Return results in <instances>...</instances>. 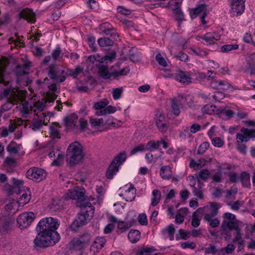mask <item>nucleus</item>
Returning a JSON list of instances; mask_svg holds the SVG:
<instances>
[{
	"mask_svg": "<svg viewBox=\"0 0 255 255\" xmlns=\"http://www.w3.org/2000/svg\"><path fill=\"white\" fill-rule=\"evenodd\" d=\"M59 226L60 222L56 218L48 217L41 219L36 227L39 233L33 241L34 249L38 250L57 243L60 239L56 231Z\"/></svg>",
	"mask_w": 255,
	"mask_h": 255,
	"instance_id": "obj_1",
	"label": "nucleus"
},
{
	"mask_svg": "<svg viewBox=\"0 0 255 255\" xmlns=\"http://www.w3.org/2000/svg\"><path fill=\"white\" fill-rule=\"evenodd\" d=\"M101 33L107 36L98 39L99 45L103 48L110 47L113 46L114 40H117L119 35L113 26L108 22H104L99 25Z\"/></svg>",
	"mask_w": 255,
	"mask_h": 255,
	"instance_id": "obj_2",
	"label": "nucleus"
},
{
	"mask_svg": "<svg viewBox=\"0 0 255 255\" xmlns=\"http://www.w3.org/2000/svg\"><path fill=\"white\" fill-rule=\"evenodd\" d=\"M84 157L82 145L78 141L69 144L66 154V160L70 166H73L82 162Z\"/></svg>",
	"mask_w": 255,
	"mask_h": 255,
	"instance_id": "obj_3",
	"label": "nucleus"
},
{
	"mask_svg": "<svg viewBox=\"0 0 255 255\" xmlns=\"http://www.w3.org/2000/svg\"><path fill=\"white\" fill-rule=\"evenodd\" d=\"M85 190L84 188L76 187L73 190H69L67 193L68 198L76 200L79 202H81L79 205L81 207H89L90 208V211L92 214H94V209L92 208V204L88 201H86V197L85 195Z\"/></svg>",
	"mask_w": 255,
	"mask_h": 255,
	"instance_id": "obj_4",
	"label": "nucleus"
},
{
	"mask_svg": "<svg viewBox=\"0 0 255 255\" xmlns=\"http://www.w3.org/2000/svg\"><path fill=\"white\" fill-rule=\"evenodd\" d=\"M89 211L86 210L79 213L71 224L70 228L72 231H77L79 228L88 224L90 221Z\"/></svg>",
	"mask_w": 255,
	"mask_h": 255,
	"instance_id": "obj_5",
	"label": "nucleus"
},
{
	"mask_svg": "<svg viewBox=\"0 0 255 255\" xmlns=\"http://www.w3.org/2000/svg\"><path fill=\"white\" fill-rule=\"evenodd\" d=\"M26 176L29 179L39 182L46 178V173L42 169L34 167L30 168L27 171Z\"/></svg>",
	"mask_w": 255,
	"mask_h": 255,
	"instance_id": "obj_6",
	"label": "nucleus"
},
{
	"mask_svg": "<svg viewBox=\"0 0 255 255\" xmlns=\"http://www.w3.org/2000/svg\"><path fill=\"white\" fill-rule=\"evenodd\" d=\"M35 219L34 214L32 212H24L21 214L17 219V223L20 228L28 227Z\"/></svg>",
	"mask_w": 255,
	"mask_h": 255,
	"instance_id": "obj_7",
	"label": "nucleus"
},
{
	"mask_svg": "<svg viewBox=\"0 0 255 255\" xmlns=\"http://www.w3.org/2000/svg\"><path fill=\"white\" fill-rule=\"evenodd\" d=\"M192 19L195 18L197 16H200L201 22L206 24L205 20L207 16V5L204 3L199 4L197 7L191 9L189 11Z\"/></svg>",
	"mask_w": 255,
	"mask_h": 255,
	"instance_id": "obj_8",
	"label": "nucleus"
},
{
	"mask_svg": "<svg viewBox=\"0 0 255 255\" xmlns=\"http://www.w3.org/2000/svg\"><path fill=\"white\" fill-rule=\"evenodd\" d=\"M20 18L26 20L28 22L34 23L36 21L35 14L32 9L25 8L23 9L19 13Z\"/></svg>",
	"mask_w": 255,
	"mask_h": 255,
	"instance_id": "obj_9",
	"label": "nucleus"
},
{
	"mask_svg": "<svg viewBox=\"0 0 255 255\" xmlns=\"http://www.w3.org/2000/svg\"><path fill=\"white\" fill-rule=\"evenodd\" d=\"M222 230L224 231L225 234L227 235L229 231L235 230L236 231H239V225L237 223L234 221H228L224 220L221 225Z\"/></svg>",
	"mask_w": 255,
	"mask_h": 255,
	"instance_id": "obj_10",
	"label": "nucleus"
},
{
	"mask_svg": "<svg viewBox=\"0 0 255 255\" xmlns=\"http://www.w3.org/2000/svg\"><path fill=\"white\" fill-rule=\"evenodd\" d=\"M231 1V5L233 14L235 15V13H236V16L241 15L244 12L245 9V2L242 3L241 1Z\"/></svg>",
	"mask_w": 255,
	"mask_h": 255,
	"instance_id": "obj_11",
	"label": "nucleus"
},
{
	"mask_svg": "<svg viewBox=\"0 0 255 255\" xmlns=\"http://www.w3.org/2000/svg\"><path fill=\"white\" fill-rule=\"evenodd\" d=\"M61 66L55 64H51L48 67V76L50 79L57 80L58 79V75Z\"/></svg>",
	"mask_w": 255,
	"mask_h": 255,
	"instance_id": "obj_12",
	"label": "nucleus"
},
{
	"mask_svg": "<svg viewBox=\"0 0 255 255\" xmlns=\"http://www.w3.org/2000/svg\"><path fill=\"white\" fill-rule=\"evenodd\" d=\"M155 123L158 129L162 132H165L168 129V126L166 125L165 117L160 114L155 119Z\"/></svg>",
	"mask_w": 255,
	"mask_h": 255,
	"instance_id": "obj_13",
	"label": "nucleus"
},
{
	"mask_svg": "<svg viewBox=\"0 0 255 255\" xmlns=\"http://www.w3.org/2000/svg\"><path fill=\"white\" fill-rule=\"evenodd\" d=\"M3 164L4 169L9 173H12L14 171L16 164L15 160L10 157H7Z\"/></svg>",
	"mask_w": 255,
	"mask_h": 255,
	"instance_id": "obj_14",
	"label": "nucleus"
},
{
	"mask_svg": "<svg viewBox=\"0 0 255 255\" xmlns=\"http://www.w3.org/2000/svg\"><path fill=\"white\" fill-rule=\"evenodd\" d=\"M203 40H205L207 44H212L215 43V41L220 39V36L215 32L206 33L202 37Z\"/></svg>",
	"mask_w": 255,
	"mask_h": 255,
	"instance_id": "obj_15",
	"label": "nucleus"
},
{
	"mask_svg": "<svg viewBox=\"0 0 255 255\" xmlns=\"http://www.w3.org/2000/svg\"><path fill=\"white\" fill-rule=\"evenodd\" d=\"M12 222V219L9 216H3L0 219V226L3 231L9 230Z\"/></svg>",
	"mask_w": 255,
	"mask_h": 255,
	"instance_id": "obj_16",
	"label": "nucleus"
},
{
	"mask_svg": "<svg viewBox=\"0 0 255 255\" xmlns=\"http://www.w3.org/2000/svg\"><path fill=\"white\" fill-rule=\"evenodd\" d=\"M127 157V154L126 151H122L116 156L113 159L112 163L118 166L120 168L121 165L126 161Z\"/></svg>",
	"mask_w": 255,
	"mask_h": 255,
	"instance_id": "obj_17",
	"label": "nucleus"
},
{
	"mask_svg": "<svg viewBox=\"0 0 255 255\" xmlns=\"http://www.w3.org/2000/svg\"><path fill=\"white\" fill-rule=\"evenodd\" d=\"M97 67L98 73L102 78L104 79H109L111 78V73L109 72L107 65L99 64Z\"/></svg>",
	"mask_w": 255,
	"mask_h": 255,
	"instance_id": "obj_18",
	"label": "nucleus"
},
{
	"mask_svg": "<svg viewBox=\"0 0 255 255\" xmlns=\"http://www.w3.org/2000/svg\"><path fill=\"white\" fill-rule=\"evenodd\" d=\"M63 201L60 199H53L49 205L51 212H57L63 208Z\"/></svg>",
	"mask_w": 255,
	"mask_h": 255,
	"instance_id": "obj_19",
	"label": "nucleus"
},
{
	"mask_svg": "<svg viewBox=\"0 0 255 255\" xmlns=\"http://www.w3.org/2000/svg\"><path fill=\"white\" fill-rule=\"evenodd\" d=\"M160 175L163 179L168 180L171 178L172 170L168 165L163 166L160 169Z\"/></svg>",
	"mask_w": 255,
	"mask_h": 255,
	"instance_id": "obj_20",
	"label": "nucleus"
},
{
	"mask_svg": "<svg viewBox=\"0 0 255 255\" xmlns=\"http://www.w3.org/2000/svg\"><path fill=\"white\" fill-rule=\"evenodd\" d=\"M119 170V168L118 166H116L111 162L106 171L107 178L109 179H112Z\"/></svg>",
	"mask_w": 255,
	"mask_h": 255,
	"instance_id": "obj_21",
	"label": "nucleus"
},
{
	"mask_svg": "<svg viewBox=\"0 0 255 255\" xmlns=\"http://www.w3.org/2000/svg\"><path fill=\"white\" fill-rule=\"evenodd\" d=\"M239 180L242 182L243 187H248L251 185L250 174L246 171L242 172L239 177Z\"/></svg>",
	"mask_w": 255,
	"mask_h": 255,
	"instance_id": "obj_22",
	"label": "nucleus"
},
{
	"mask_svg": "<svg viewBox=\"0 0 255 255\" xmlns=\"http://www.w3.org/2000/svg\"><path fill=\"white\" fill-rule=\"evenodd\" d=\"M176 79L183 83L188 84L191 82V78L186 72L181 70L178 71L176 76Z\"/></svg>",
	"mask_w": 255,
	"mask_h": 255,
	"instance_id": "obj_23",
	"label": "nucleus"
},
{
	"mask_svg": "<svg viewBox=\"0 0 255 255\" xmlns=\"http://www.w3.org/2000/svg\"><path fill=\"white\" fill-rule=\"evenodd\" d=\"M128 238L133 243L137 242L140 238V233L137 230H131L128 234Z\"/></svg>",
	"mask_w": 255,
	"mask_h": 255,
	"instance_id": "obj_24",
	"label": "nucleus"
},
{
	"mask_svg": "<svg viewBox=\"0 0 255 255\" xmlns=\"http://www.w3.org/2000/svg\"><path fill=\"white\" fill-rule=\"evenodd\" d=\"M106 240L104 237H98L93 242L92 247L96 248L97 251L101 250L104 246Z\"/></svg>",
	"mask_w": 255,
	"mask_h": 255,
	"instance_id": "obj_25",
	"label": "nucleus"
},
{
	"mask_svg": "<svg viewBox=\"0 0 255 255\" xmlns=\"http://www.w3.org/2000/svg\"><path fill=\"white\" fill-rule=\"evenodd\" d=\"M71 244L72 246V248L75 250H81L87 247L79 237L73 239L71 241Z\"/></svg>",
	"mask_w": 255,
	"mask_h": 255,
	"instance_id": "obj_26",
	"label": "nucleus"
},
{
	"mask_svg": "<svg viewBox=\"0 0 255 255\" xmlns=\"http://www.w3.org/2000/svg\"><path fill=\"white\" fill-rule=\"evenodd\" d=\"M160 145V141L151 140L149 141L145 145L146 150L152 151L157 149Z\"/></svg>",
	"mask_w": 255,
	"mask_h": 255,
	"instance_id": "obj_27",
	"label": "nucleus"
},
{
	"mask_svg": "<svg viewBox=\"0 0 255 255\" xmlns=\"http://www.w3.org/2000/svg\"><path fill=\"white\" fill-rule=\"evenodd\" d=\"M13 187L14 188L16 194H20L21 191V188L23 185V181L15 178H12Z\"/></svg>",
	"mask_w": 255,
	"mask_h": 255,
	"instance_id": "obj_28",
	"label": "nucleus"
},
{
	"mask_svg": "<svg viewBox=\"0 0 255 255\" xmlns=\"http://www.w3.org/2000/svg\"><path fill=\"white\" fill-rule=\"evenodd\" d=\"M108 104L109 102L106 99L105 100V101L95 103L93 108L96 111L95 113L96 115H97L98 112H101L103 110H104L105 107H106Z\"/></svg>",
	"mask_w": 255,
	"mask_h": 255,
	"instance_id": "obj_29",
	"label": "nucleus"
},
{
	"mask_svg": "<svg viewBox=\"0 0 255 255\" xmlns=\"http://www.w3.org/2000/svg\"><path fill=\"white\" fill-rule=\"evenodd\" d=\"M136 222L134 219H132L129 222L119 221L118 223V228L121 230H127L131 227L133 223Z\"/></svg>",
	"mask_w": 255,
	"mask_h": 255,
	"instance_id": "obj_30",
	"label": "nucleus"
},
{
	"mask_svg": "<svg viewBox=\"0 0 255 255\" xmlns=\"http://www.w3.org/2000/svg\"><path fill=\"white\" fill-rule=\"evenodd\" d=\"M163 233H167L168 235L169 240L173 241L174 240V235L175 232L174 225L172 224L169 225L162 231Z\"/></svg>",
	"mask_w": 255,
	"mask_h": 255,
	"instance_id": "obj_31",
	"label": "nucleus"
},
{
	"mask_svg": "<svg viewBox=\"0 0 255 255\" xmlns=\"http://www.w3.org/2000/svg\"><path fill=\"white\" fill-rule=\"evenodd\" d=\"M78 119V116L75 114H73L64 119L65 124L67 126H75V123Z\"/></svg>",
	"mask_w": 255,
	"mask_h": 255,
	"instance_id": "obj_32",
	"label": "nucleus"
},
{
	"mask_svg": "<svg viewBox=\"0 0 255 255\" xmlns=\"http://www.w3.org/2000/svg\"><path fill=\"white\" fill-rule=\"evenodd\" d=\"M79 238L83 242L85 245L87 247L89 246L91 241L92 236L90 233L88 232H85L82 235H80Z\"/></svg>",
	"mask_w": 255,
	"mask_h": 255,
	"instance_id": "obj_33",
	"label": "nucleus"
},
{
	"mask_svg": "<svg viewBox=\"0 0 255 255\" xmlns=\"http://www.w3.org/2000/svg\"><path fill=\"white\" fill-rule=\"evenodd\" d=\"M152 195L153 198L152 199L151 205L155 206L160 201L161 198V192L158 190H153L152 191Z\"/></svg>",
	"mask_w": 255,
	"mask_h": 255,
	"instance_id": "obj_34",
	"label": "nucleus"
},
{
	"mask_svg": "<svg viewBox=\"0 0 255 255\" xmlns=\"http://www.w3.org/2000/svg\"><path fill=\"white\" fill-rule=\"evenodd\" d=\"M116 111V109L115 107L112 106H108L105 107L104 110H103L102 111L98 112L97 114V116H104L106 114H111L114 113Z\"/></svg>",
	"mask_w": 255,
	"mask_h": 255,
	"instance_id": "obj_35",
	"label": "nucleus"
},
{
	"mask_svg": "<svg viewBox=\"0 0 255 255\" xmlns=\"http://www.w3.org/2000/svg\"><path fill=\"white\" fill-rule=\"evenodd\" d=\"M116 52L115 51H112L111 53L106 55L104 57H103L101 60L100 61V63H102L104 62H106L107 63L108 62H112L114 59L116 58Z\"/></svg>",
	"mask_w": 255,
	"mask_h": 255,
	"instance_id": "obj_36",
	"label": "nucleus"
},
{
	"mask_svg": "<svg viewBox=\"0 0 255 255\" xmlns=\"http://www.w3.org/2000/svg\"><path fill=\"white\" fill-rule=\"evenodd\" d=\"M190 235V233L186 232L183 229L179 230L178 233L176 235V240H187Z\"/></svg>",
	"mask_w": 255,
	"mask_h": 255,
	"instance_id": "obj_37",
	"label": "nucleus"
},
{
	"mask_svg": "<svg viewBox=\"0 0 255 255\" xmlns=\"http://www.w3.org/2000/svg\"><path fill=\"white\" fill-rule=\"evenodd\" d=\"M239 48V45L235 44H227L222 46L221 50L222 52H228L233 50H236Z\"/></svg>",
	"mask_w": 255,
	"mask_h": 255,
	"instance_id": "obj_38",
	"label": "nucleus"
},
{
	"mask_svg": "<svg viewBox=\"0 0 255 255\" xmlns=\"http://www.w3.org/2000/svg\"><path fill=\"white\" fill-rule=\"evenodd\" d=\"M209 175V171L207 169L201 170L198 174L196 175L197 179H202L206 181Z\"/></svg>",
	"mask_w": 255,
	"mask_h": 255,
	"instance_id": "obj_39",
	"label": "nucleus"
},
{
	"mask_svg": "<svg viewBox=\"0 0 255 255\" xmlns=\"http://www.w3.org/2000/svg\"><path fill=\"white\" fill-rule=\"evenodd\" d=\"M175 19L178 21H181L184 19V14L181 9L178 7H175L173 9Z\"/></svg>",
	"mask_w": 255,
	"mask_h": 255,
	"instance_id": "obj_40",
	"label": "nucleus"
},
{
	"mask_svg": "<svg viewBox=\"0 0 255 255\" xmlns=\"http://www.w3.org/2000/svg\"><path fill=\"white\" fill-rule=\"evenodd\" d=\"M87 41L88 42L89 46L92 51H96V39L94 36L88 35Z\"/></svg>",
	"mask_w": 255,
	"mask_h": 255,
	"instance_id": "obj_41",
	"label": "nucleus"
},
{
	"mask_svg": "<svg viewBox=\"0 0 255 255\" xmlns=\"http://www.w3.org/2000/svg\"><path fill=\"white\" fill-rule=\"evenodd\" d=\"M242 133H244L246 135L249 136L250 138H255V129H249L243 127L241 129Z\"/></svg>",
	"mask_w": 255,
	"mask_h": 255,
	"instance_id": "obj_42",
	"label": "nucleus"
},
{
	"mask_svg": "<svg viewBox=\"0 0 255 255\" xmlns=\"http://www.w3.org/2000/svg\"><path fill=\"white\" fill-rule=\"evenodd\" d=\"M49 132L51 136L53 138H59V130L57 127L55 126H51L49 128Z\"/></svg>",
	"mask_w": 255,
	"mask_h": 255,
	"instance_id": "obj_43",
	"label": "nucleus"
},
{
	"mask_svg": "<svg viewBox=\"0 0 255 255\" xmlns=\"http://www.w3.org/2000/svg\"><path fill=\"white\" fill-rule=\"evenodd\" d=\"M146 150L145 145L142 143L139 144L135 146L130 152L131 155L135 154L138 152H142Z\"/></svg>",
	"mask_w": 255,
	"mask_h": 255,
	"instance_id": "obj_44",
	"label": "nucleus"
},
{
	"mask_svg": "<svg viewBox=\"0 0 255 255\" xmlns=\"http://www.w3.org/2000/svg\"><path fill=\"white\" fill-rule=\"evenodd\" d=\"M204 250L206 254H212L213 255H214L218 252V250L213 244H209V246L205 248Z\"/></svg>",
	"mask_w": 255,
	"mask_h": 255,
	"instance_id": "obj_45",
	"label": "nucleus"
},
{
	"mask_svg": "<svg viewBox=\"0 0 255 255\" xmlns=\"http://www.w3.org/2000/svg\"><path fill=\"white\" fill-rule=\"evenodd\" d=\"M16 143L11 141L6 147L7 150L10 154H16L18 151V148L15 146Z\"/></svg>",
	"mask_w": 255,
	"mask_h": 255,
	"instance_id": "obj_46",
	"label": "nucleus"
},
{
	"mask_svg": "<svg viewBox=\"0 0 255 255\" xmlns=\"http://www.w3.org/2000/svg\"><path fill=\"white\" fill-rule=\"evenodd\" d=\"M209 143L207 141L203 142L198 147L197 153L199 154H203L206 150L209 147Z\"/></svg>",
	"mask_w": 255,
	"mask_h": 255,
	"instance_id": "obj_47",
	"label": "nucleus"
},
{
	"mask_svg": "<svg viewBox=\"0 0 255 255\" xmlns=\"http://www.w3.org/2000/svg\"><path fill=\"white\" fill-rule=\"evenodd\" d=\"M129 58L133 62H138L140 60V57L138 55V53L134 52L132 49L129 51Z\"/></svg>",
	"mask_w": 255,
	"mask_h": 255,
	"instance_id": "obj_48",
	"label": "nucleus"
},
{
	"mask_svg": "<svg viewBox=\"0 0 255 255\" xmlns=\"http://www.w3.org/2000/svg\"><path fill=\"white\" fill-rule=\"evenodd\" d=\"M103 119H104V126L110 125L115 126L117 120L113 117H104Z\"/></svg>",
	"mask_w": 255,
	"mask_h": 255,
	"instance_id": "obj_49",
	"label": "nucleus"
},
{
	"mask_svg": "<svg viewBox=\"0 0 255 255\" xmlns=\"http://www.w3.org/2000/svg\"><path fill=\"white\" fill-rule=\"evenodd\" d=\"M90 124L92 127H99L101 125L104 126V119H91Z\"/></svg>",
	"mask_w": 255,
	"mask_h": 255,
	"instance_id": "obj_50",
	"label": "nucleus"
},
{
	"mask_svg": "<svg viewBox=\"0 0 255 255\" xmlns=\"http://www.w3.org/2000/svg\"><path fill=\"white\" fill-rule=\"evenodd\" d=\"M218 83L219 87H220V90H227L231 87V85L227 81L219 80L218 81Z\"/></svg>",
	"mask_w": 255,
	"mask_h": 255,
	"instance_id": "obj_51",
	"label": "nucleus"
},
{
	"mask_svg": "<svg viewBox=\"0 0 255 255\" xmlns=\"http://www.w3.org/2000/svg\"><path fill=\"white\" fill-rule=\"evenodd\" d=\"M171 108L173 114L177 116L179 115L180 111L177 103L176 102L175 100L172 99L171 100Z\"/></svg>",
	"mask_w": 255,
	"mask_h": 255,
	"instance_id": "obj_52",
	"label": "nucleus"
},
{
	"mask_svg": "<svg viewBox=\"0 0 255 255\" xmlns=\"http://www.w3.org/2000/svg\"><path fill=\"white\" fill-rule=\"evenodd\" d=\"M215 108V106L206 105L202 108V112L204 114H212V112H214V108Z\"/></svg>",
	"mask_w": 255,
	"mask_h": 255,
	"instance_id": "obj_53",
	"label": "nucleus"
},
{
	"mask_svg": "<svg viewBox=\"0 0 255 255\" xmlns=\"http://www.w3.org/2000/svg\"><path fill=\"white\" fill-rule=\"evenodd\" d=\"M248 67H252L255 65V53L250 54L246 59Z\"/></svg>",
	"mask_w": 255,
	"mask_h": 255,
	"instance_id": "obj_54",
	"label": "nucleus"
},
{
	"mask_svg": "<svg viewBox=\"0 0 255 255\" xmlns=\"http://www.w3.org/2000/svg\"><path fill=\"white\" fill-rule=\"evenodd\" d=\"M236 138L237 139V142H247L249 140L250 138L249 136L246 135L244 133H242V134L238 133L237 134Z\"/></svg>",
	"mask_w": 255,
	"mask_h": 255,
	"instance_id": "obj_55",
	"label": "nucleus"
},
{
	"mask_svg": "<svg viewBox=\"0 0 255 255\" xmlns=\"http://www.w3.org/2000/svg\"><path fill=\"white\" fill-rule=\"evenodd\" d=\"M212 144L215 147H221L224 144V141L220 137H216L212 139Z\"/></svg>",
	"mask_w": 255,
	"mask_h": 255,
	"instance_id": "obj_56",
	"label": "nucleus"
},
{
	"mask_svg": "<svg viewBox=\"0 0 255 255\" xmlns=\"http://www.w3.org/2000/svg\"><path fill=\"white\" fill-rule=\"evenodd\" d=\"M61 49L60 47H57L54 49L51 54V57L54 61L58 59L61 54Z\"/></svg>",
	"mask_w": 255,
	"mask_h": 255,
	"instance_id": "obj_57",
	"label": "nucleus"
},
{
	"mask_svg": "<svg viewBox=\"0 0 255 255\" xmlns=\"http://www.w3.org/2000/svg\"><path fill=\"white\" fill-rule=\"evenodd\" d=\"M3 190L8 194V195H11L14 193H16V191L13 186L9 184H6L4 186Z\"/></svg>",
	"mask_w": 255,
	"mask_h": 255,
	"instance_id": "obj_58",
	"label": "nucleus"
},
{
	"mask_svg": "<svg viewBox=\"0 0 255 255\" xmlns=\"http://www.w3.org/2000/svg\"><path fill=\"white\" fill-rule=\"evenodd\" d=\"M193 193L194 195L197 196L199 199L203 198V195L202 189L200 188V186L199 187H194L193 189Z\"/></svg>",
	"mask_w": 255,
	"mask_h": 255,
	"instance_id": "obj_59",
	"label": "nucleus"
},
{
	"mask_svg": "<svg viewBox=\"0 0 255 255\" xmlns=\"http://www.w3.org/2000/svg\"><path fill=\"white\" fill-rule=\"evenodd\" d=\"M14 72L18 76H23L27 74L26 72L24 70V68L19 65H17L15 67Z\"/></svg>",
	"mask_w": 255,
	"mask_h": 255,
	"instance_id": "obj_60",
	"label": "nucleus"
},
{
	"mask_svg": "<svg viewBox=\"0 0 255 255\" xmlns=\"http://www.w3.org/2000/svg\"><path fill=\"white\" fill-rule=\"evenodd\" d=\"M181 247L183 249L186 248L194 249L196 248V244L193 242H185L181 243Z\"/></svg>",
	"mask_w": 255,
	"mask_h": 255,
	"instance_id": "obj_61",
	"label": "nucleus"
},
{
	"mask_svg": "<svg viewBox=\"0 0 255 255\" xmlns=\"http://www.w3.org/2000/svg\"><path fill=\"white\" fill-rule=\"evenodd\" d=\"M64 159V154L62 153H59L58 154L57 158L53 160L52 162V165L54 166H59L61 164V162Z\"/></svg>",
	"mask_w": 255,
	"mask_h": 255,
	"instance_id": "obj_62",
	"label": "nucleus"
},
{
	"mask_svg": "<svg viewBox=\"0 0 255 255\" xmlns=\"http://www.w3.org/2000/svg\"><path fill=\"white\" fill-rule=\"evenodd\" d=\"M42 127V121L41 120H39L32 123L30 126V128H31L33 130L36 131L40 129Z\"/></svg>",
	"mask_w": 255,
	"mask_h": 255,
	"instance_id": "obj_63",
	"label": "nucleus"
},
{
	"mask_svg": "<svg viewBox=\"0 0 255 255\" xmlns=\"http://www.w3.org/2000/svg\"><path fill=\"white\" fill-rule=\"evenodd\" d=\"M179 136L182 138H185L186 137H190L192 136L188 127H185L183 130L180 131Z\"/></svg>",
	"mask_w": 255,
	"mask_h": 255,
	"instance_id": "obj_64",
	"label": "nucleus"
}]
</instances>
